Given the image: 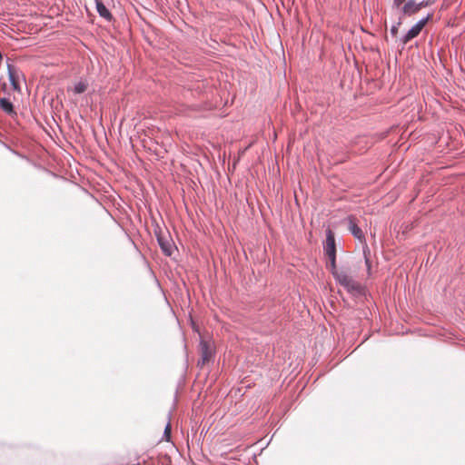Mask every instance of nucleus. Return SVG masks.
I'll return each mask as SVG.
<instances>
[{"label":"nucleus","instance_id":"obj_1","mask_svg":"<svg viewBox=\"0 0 465 465\" xmlns=\"http://www.w3.org/2000/svg\"><path fill=\"white\" fill-rule=\"evenodd\" d=\"M432 17V14H428L427 16L421 18L401 38V43L404 45L408 42H410L411 39L418 36L422 30V28L425 26V25L428 23V21Z\"/></svg>","mask_w":465,"mask_h":465},{"label":"nucleus","instance_id":"obj_2","mask_svg":"<svg viewBox=\"0 0 465 465\" xmlns=\"http://www.w3.org/2000/svg\"><path fill=\"white\" fill-rule=\"evenodd\" d=\"M199 346L201 358L197 361V366L203 368L205 363L211 361L213 357V351L210 344L204 340L200 341Z\"/></svg>","mask_w":465,"mask_h":465},{"label":"nucleus","instance_id":"obj_3","mask_svg":"<svg viewBox=\"0 0 465 465\" xmlns=\"http://www.w3.org/2000/svg\"><path fill=\"white\" fill-rule=\"evenodd\" d=\"M348 229L354 238L359 240L361 242L366 243L365 236L362 230L359 227L356 223V218L354 216H349L348 219Z\"/></svg>","mask_w":465,"mask_h":465},{"label":"nucleus","instance_id":"obj_4","mask_svg":"<svg viewBox=\"0 0 465 465\" xmlns=\"http://www.w3.org/2000/svg\"><path fill=\"white\" fill-rule=\"evenodd\" d=\"M323 250L327 257L329 256H336V244L333 232L331 230H327L326 232V239L323 244Z\"/></svg>","mask_w":465,"mask_h":465},{"label":"nucleus","instance_id":"obj_5","mask_svg":"<svg viewBox=\"0 0 465 465\" xmlns=\"http://www.w3.org/2000/svg\"><path fill=\"white\" fill-rule=\"evenodd\" d=\"M342 287L353 295L360 296L364 294V287L352 277Z\"/></svg>","mask_w":465,"mask_h":465},{"label":"nucleus","instance_id":"obj_6","mask_svg":"<svg viewBox=\"0 0 465 465\" xmlns=\"http://www.w3.org/2000/svg\"><path fill=\"white\" fill-rule=\"evenodd\" d=\"M158 244L162 252L166 256H171L173 253V243L171 240L162 234H156Z\"/></svg>","mask_w":465,"mask_h":465},{"label":"nucleus","instance_id":"obj_7","mask_svg":"<svg viewBox=\"0 0 465 465\" xmlns=\"http://www.w3.org/2000/svg\"><path fill=\"white\" fill-rule=\"evenodd\" d=\"M420 11L416 0H407L401 7V14L404 16H411Z\"/></svg>","mask_w":465,"mask_h":465},{"label":"nucleus","instance_id":"obj_8","mask_svg":"<svg viewBox=\"0 0 465 465\" xmlns=\"http://www.w3.org/2000/svg\"><path fill=\"white\" fill-rule=\"evenodd\" d=\"M95 5H96V11L101 17H103L104 19H105L108 22L112 21L113 15L106 8V6L104 5V4L102 1L95 0Z\"/></svg>","mask_w":465,"mask_h":465},{"label":"nucleus","instance_id":"obj_9","mask_svg":"<svg viewBox=\"0 0 465 465\" xmlns=\"http://www.w3.org/2000/svg\"><path fill=\"white\" fill-rule=\"evenodd\" d=\"M333 277L340 285H344L350 278H351L346 272L338 271L334 272Z\"/></svg>","mask_w":465,"mask_h":465},{"label":"nucleus","instance_id":"obj_10","mask_svg":"<svg viewBox=\"0 0 465 465\" xmlns=\"http://www.w3.org/2000/svg\"><path fill=\"white\" fill-rule=\"evenodd\" d=\"M87 89V83H85L84 81H79L78 83H76L72 91L74 92V94H81L83 93H84Z\"/></svg>","mask_w":465,"mask_h":465},{"label":"nucleus","instance_id":"obj_11","mask_svg":"<svg viewBox=\"0 0 465 465\" xmlns=\"http://www.w3.org/2000/svg\"><path fill=\"white\" fill-rule=\"evenodd\" d=\"M370 255H371V250L368 247L367 243H365V245H363V257H364V262H365V265L367 267L368 272H370L371 268Z\"/></svg>","mask_w":465,"mask_h":465},{"label":"nucleus","instance_id":"obj_12","mask_svg":"<svg viewBox=\"0 0 465 465\" xmlns=\"http://www.w3.org/2000/svg\"><path fill=\"white\" fill-rule=\"evenodd\" d=\"M0 107L3 111H5L8 114L13 113V104L8 99L1 98L0 99Z\"/></svg>","mask_w":465,"mask_h":465},{"label":"nucleus","instance_id":"obj_13","mask_svg":"<svg viewBox=\"0 0 465 465\" xmlns=\"http://www.w3.org/2000/svg\"><path fill=\"white\" fill-rule=\"evenodd\" d=\"M330 264L328 267L330 268V271L331 274L333 275L334 272H338L336 268V256H329Z\"/></svg>","mask_w":465,"mask_h":465},{"label":"nucleus","instance_id":"obj_14","mask_svg":"<svg viewBox=\"0 0 465 465\" xmlns=\"http://www.w3.org/2000/svg\"><path fill=\"white\" fill-rule=\"evenodd\" d=\"M434 2H435V0H422L420 2H417V4H418L419 9L420 10L423 7L431 5Z\"/></svg>","mask_w":465,"mask_h":465},{"label":"nucleus","instance_id":"obj_15","mask_svg":"<svg viewBox=\"0 0 465 465\" xmlns=\"http://www.w3.org/2000/svg\"><path fill=\"white\" fill-rule=\"evenodd\" d=\"M401 21L399 20L395 25H393L391 27V34L392 36H396L397 34H398V30H399V26L401 25Z\"/></svg>","mask_w":465,"mask_h":465},{"label":"nucleus","instance_id":"obj_16","mask_svg":"<svg viewBox=\"0 0 465 465\" xmlns=\"http://www.w3.org/2000/svg\"><path fill=\"white\" fill-rule=\"evenodd\" d=\"M163 435H164V437H166V439L168 440L169 438H170V435H171V423H170V420L167 422V424H166V426L164 428Z\"/></svg>","mask_w":465,"mask_h":465},{"label":"nucleus","instance_id":"obj_17","mask_svg":"<svg viewBox=\"0 0 465 465\" xmlns=\"http://www.w3.org/2000/svg\"><path fill=\"white\" fill-rule=\"evenodd\" d=\"M9 76H10V80H11L14 89L18 90L19 88H18L17 82L15 79V75L10 72Z\"/></svg>","mask_w":465,"mask_h":465}]
</instances>
